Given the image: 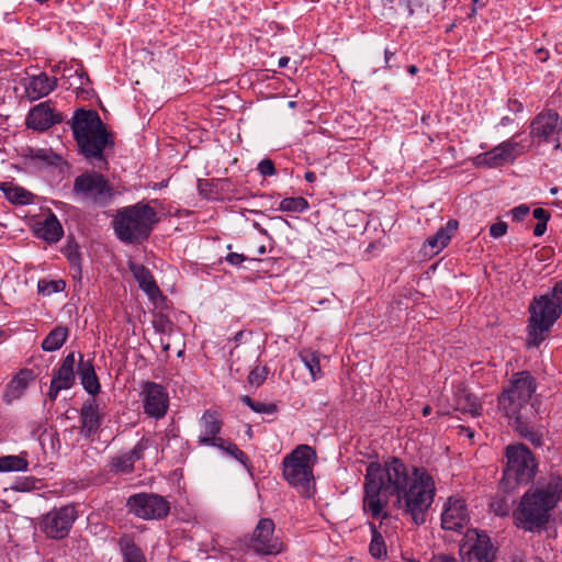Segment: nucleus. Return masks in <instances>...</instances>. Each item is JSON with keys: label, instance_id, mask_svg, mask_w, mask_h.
Listing matches in <instances>:
<instances>
[{"label": "nucleus", "instance_id": "680f3d73", "mask_svg": "<svg viewBox=\"0 0 562 562\" xmlns=\"http://www.w3.org/2000/svg\"><path fill=\"white\" fill-rule=\"evenodd\" d=\"M289 61H290V58H289V57H286V56L281 57V58L278 60V66H279L280 68H284V67H286V66H288Z\"/></svg>", "mask_w": 562, "mask_h": 562}, {"label": "nucleus", "instance_id": "9d476101", "mask_svg": "<svg viewBox=\"0 0 562 562\" xmlns=\"http://www.w3.org/2000/svg\"><path fill=\"white\" fill-rule=\"evenodd\" d=\"M77 517L78 514L72 504L54 507L42 517L40 528L47 538L60 540L68 536Z\"/></svg>", "mask_w": 562, "mask_h": 562}, {"label": "nucleus", "instance_id": "09e8293b", "mask_svg": "<svg viewBox=\"0 0 562 562\" xmlns=\"http://www.w3.org/2000/svg\"><path fill=\"white\" fill-rule=\"evenodd\" d=\"M529 211H530V209L528 205L520 204V205L514 207L510 211V213H512L513 220L519 222L529 213Z\"/></svg>", "mask_w": 562, "mask_h": 562}, {"label": "nucleus", "instance_id": "aec40b11", "mask_svg": "<svg viewBox=\"0 0 562 562\" xmlns=\"http://www.w3.org/2000/svg\"><path fill=\"white\" fill-rule=\"evenodd\" d=\"M58 122L59 117L46 102L35 105L26 117L27 127L37 131L47 130Z\"/></svg>", "mask_w": 562, "mask_h": 562}, {"label": "nucleus", "instance_id": "5fc2aeb1", "mask_svg": "<svg viewBox=\"0 0 562 562\" xmlns=\"http://www.w3.org/2000/svg\"><path fill=\"white\" fill-rule=\"evenodd\" d=\"M403 562H417L412 559H404ZM429 562H457L454 558H450L447 555H437L434 557Z\"/></svg>", "mask_w": 562, "mask_h": 562}, {"label": "nucleus", "instance_id": "f257e3e1", "mask_svg": "<svg viewBox=\"0 0 562 562\" xmlns=\"http://www.w3.org/2000/svg\"><path fill=\"white\" fill-rule=\"evenodd\" d=\"M436 485L424 468L407 467L401 459L392 457L381 464L370 462L363 484L362 507L372 518H387L391 497L394 505L416 525L426 521L434 502Z\"/></svg>", "mask_w": 562, "mask_h": 562}, {"label": "nucleus", "instance_id": "20e7f679", "mask_svg": "<svg viewBox=\"0 0 562 562\" xmlns=\"http://www.w3.org/2000/svg\"><path fill=\"white\" fill-rule=\"evenodd\" d=\"M528 347H538L562 314V281L529 305Z\"/></svg>", "mask_w": 562, "mask_h": 562}, {"label": "nucleus", "instance_id": "f3484780", "mask_svg": "<svg viewBox=\"0 0 562 562\" xmlns=\"http://www.w3.org/2000/svg\"><path fill=\"white\" fill-rule=\"evenodd\" d=\"M469 546V554L477 562H493L495 559V549L490 537L485 532L471 530L467 535Z\"/></svg>", "mask_w": 562, "mask_h": 562}, {"label": "nucleus", "instance_id": "8fccbe9b", "mask_svg": "<svg viewBox=\"0 0 562 562\" xmlns=\"http://www.w3.org/2000/svg\"><path fill=\"white\" fill-rule=\"evenodd\" d=\"M34 486V481L32 479H22L16 481L15 485L12 486L13 490L19 492L30 491Z\"/></svg>", "mask_w": 562, "mask_h": 562}, {"label": "nucleus", "instance_id": "2eb2a0df", "mask_svg": "<svg viewBox=\"0 0 562 562\" xmlns=\"http://www.w3.org/2000/svg\"><path fill=\"white\" fill-rule=\"evenodd\" d=\"M199 425L201 432L198 438V443L200 446L216 447L218 441L223 439L218 437L223 427L220 413L212 409L205 411L199 420Z\"/></svg>", "mask_w": 562, "mask_h": 562}, {"label": "nucleus", "instance_id": "6e6d98bb", "mask_svg": "<svg viewBox=\"0 0 562 562\" xmlns=\"http://www.w3.org/2000/svg\"><path fill=\"white\" fill-rule=\"evenodd\" d=\"M64 389L60 385H57L50 381L48 396L52 401H55L58 396V393Z\"/></svg>", "mask_w": 562, "mask_h": 562}, {"label": "nucleus", "instance_id": "4d7b16f0", "mask_svg": "<svg viewBox=\"0 0 562 562\" xmlns=\"http://www.w3.org/2000/svg\"><path fill=\"white\" fill-rule=\"evenodd\" d=\"M547 223L548 222H538L533 228V235L537 237L542 236L547 231Z\"/></svg>", "mask_w": 562, "mask_h": 562}, {"label": "nucleus", "instance_id": "37998d69", "mask_svg": "<svg viewBox=\"0 0 562 562\" xmlns=\"http://www.w3.org/2000/svg\"><path fill=\"white\" fill-rule=\"evenodd\" d=\"M147 447V441H144L143 439L137 443L135 445V447L128 452L126 453L131 460L135 463V461L142 459L143 457V452L144 450L146 449Z\"/></svg>", "mask_w": 562, "mask_h": 562}, {"label": "nucleus", "instance_id": "603ef678", "mask_svg": "<svg viewBox=\"0 0 562 562\" xmlns=\"http://www.w3.org/2000/svg\"><path fill=\"white\" fill-rule=\"evenodd\" d=\"M493 510L498 516H506L508 514V506L505 501L501 499L492 504Z\"/></svg>", "mask_w": 562, "mask_h": 562}, {"label": "nucleus", "instance_id": "4468645a", "mask_svg": "<svg viewBox=\"0 0 562 562\" xmlns=\"http://www.w3.org/2000/svg\"><path fill=\"white\" fill-rule=\"evenodd\" d=\"M562 130V119L553 111L548 110L539 113L530 124V136L539 142H548L551 136L559 134Z\"/></svg>", "mask_w": 562, "mask_h": 562}, {"label": "nucleus", "instance_id": "473e14b6", "mask_svg": "<svg viewBox=\"0 0 562 562\" xmlns=\"http://www.w3.org/2000/svg\"><path fill=\"white\" fill-rule=\"evenodd\" d=\"M299 356L304 366L308 369L313 381L322 378L323 372L321 369L319 353L317 351L303 349L300 351Z\"/></svg>", "mask_w": 562, "mask_h": 562}, {"label": "nucleus", "instance_id": "cd10ccee", "mask_svg": "<svg viewBox=\"0 0 562 562\" xmlns=\"http://www.w3.org/2000/svg\"><path fill=\"white\" fill-rule=\"evenodd\" d=\"M79 376L83 389L91 395H95L100 392V383L94 371V367L91 360H83V356L80 355L79 361Z\"/></svg>", "mask_w": 562, "mask_h": 562}, {"label": "nucleus", "instance_id": "4c0bfd02", "mask_svg": "<svg viewBox=\"0 0 562 562\" xmlns=\"http://www.w3.org/2000/svg\"><path fill=\"white\" fill-rule=\"evenodd\" d=\"M64 77L67 78L68 80L75 79L74 81L69 82V86L70 87L75 86V88L77 90H81V91L85 90V86L88 85L90 81L88 75L83 71L82 68L75 69L74 74H72V69L65 68Z\"/></svg>", "mask_w": 562, "mask_h": 562}, {"label": "nucleus", "instance_id": "412c9836", "mask_svg": "<svg viewBox=\"0 0 562 562\" xmlns=\"http://www.w3.org/2000/svg\"><path fill=\"white\" fill-rule=\"evenodd\" d=\"M102 422L99 405L94 398L83 403L80 409L81 434L89 438L95 434Z\"/></svg>", "mask_w": 562, "mask_h": 562}, {"label": "nucleus", "instance_id": "e2e57ef3", "mask_svg": "<svg viewBox=\"0 0 562 562\" xmlns=\"http://www.w3.org/2000/svg\"><path fill=\"white\" fill-rule=\"evenodd\" d=\"M241 402L244 404H246L247 406H249L250 408H251V405H254V403H255L248 395H244L241 397Z\"/></svg>", "mask_w": 562, "mask_h": 562}, {"label": "nucleus", "instance_id": "2f4dec72", "mask_svg": "<svg viewBox=\"0 0 562 562\" xmlns=\"http://www.w3.org/2000/svg\"><path fill=\"white\" fill-rule=\"evenodd\" d=\"M120 550L123 562H147L142 549L128 538L120 540Z\"/></svg>", "mask_w": 562, "mask_h": 562}, {"label": "nucleus", "instance_id": "393cba45", "mask_svg": "<svg viewBox=\"0 0 562 562\" xmlns=\"http://www.w3.org/2000/svg\"><path fill=\"white\" fill-rule=\"evenodd\" d=\"M0 191L5 199L15 205H29L34 203L35 195L23 187L13 182H1Z\"/></svg>", "mask_w": 562, "mask_h": 562}, {"label": "nucleus", "instance_id": "bf43d9fd", "mask_svg": "<svg viewBox=\"0 0 562 562\" xmlns=\"http://www.w3.org/2000/svg\"><path fill=\"white\" fill-rule=\"evenodd\" d=\"M304 178L307 182H314L316 180V175L313 171H307L305 172Z\"/></svg>", "mask_w": 562, "mask_h": 562}, {"label": "nucleus", "instance_id": "c85d7f7f", "mask_svg": "<svg viewBox=\"0 0 562 562\" xmlns=\"http://www.w3.org/2000/svg\"><path fill=\"white\" fill-rule=\"evenodd\" d=\"M456 409L477 416L481 413L482 406L474 395L467 390H459L456 394Z\"/></svg>", "mask_w": 562, "mask_h": 562}, {"label": "nucleus", "instance_id": "f03ea898", "mask_svg": "<svg viewBox=\"0 0 562 562\" xmlns=\"http://www.w3.org/2000/svg\"><path fill=\"white\" fill-rule=\"evenodd\" d=\"M71 130L80 153L86 159L94 166H98V162H105L103 150L112 144V138L97 111L77 110L72 117Z\"/></svg>", "mask_w": 562, "mask_h": 562}, {"label": "nucleus", "instance_id": "338daca9", "mask_svg": "<svg viewBox=\"0 0 562 562\" xmlns=\"http://www.w3.org/2000/svg\"><path fill=\"white\" fill-rule=\"evenodd\" d=\"M257 252H258V255H265V254H266V246H263V245H262V246H260V247L258 248V251H257Z\"/></svg>", "mask_w": 562, "mask_h": 562}, {"label": "nucleus", "instance_id": "58836bf2", "mask_svg": "<svg viewBox=\"0 0 562 562\" xmlns=\"http://www.w3.org/2000/svg\"><path fill=\"white\" fill-rule=\"evenodd\" d=\"M65 282L63 280H40L37 283V290L40 294L50 295L65 290Z\"/></svg>", "mask_w": 562, "mask_h": 562}, {"label": "nucleus", "instance_id": "de8ad7c7", "mask_svg": "<svg viewBox=\"0 0 562 562\" xmlns=\"http://www.w3.org/2000/svg\"><path fill=\"white\" fill-rule=\"evenodd\" d=\"M507 224L505 222H497L490 227V235L494 238L504 236L507 232Z\"/></svg>", "mask_w": 562, "mask_h": 562}, {"label": "nucleus", "instance_id": "c03bdc74", "mask_svg": "<svg viewBox=\"0 0 562 562\" xmlns=\"http://www.w3.org/2000/svg\"><path fill=\"white\" fill-rule=\"evenodd\" d=\"M154 327L159 333H169L171 331L172 323L167 317L160 316L154 321Z\"/></svg>", "mask_w": 562, "mask_h": 562}, {"label": "nucleus", "instance_id": "bb28decb", "mask_svg": "<svg viewBox=\"0 0 562 562\" xmlns=\"http://www.w3.org/2000/svg\"><path fill=\"white\" fill-rule=\"evenodd\" d=\"M75 355L72 352L68 353L64 358L59 369L53 374L52 382L60 385L65 390L70 389L75 383Z\"/></svg>", "mask_w": 562, "mask_h": 562}, {"label": "nucleus", "instance_id": "7c9ffc66", "mask_svg": "<svg viewBox=\"0 0 562 562\" xmlns=\"http://www.w3.org/2000/svg\"><path fill=\"white\" fill-rule=\"evenodd\" d=\"M68 329L64 326H56L42 341L44 351H56L66 342L68 338Z\"/></svg>", "mask_w": 562, "mask_h": 562}, {"label": "nucleus", "instance_id": "a211bd4d", "mask_svg": "<svg viewBox=\"0 0 562 562\" xmlns=\"http://www.w3.org/2000/svg\"><path fill=\"white\" fill-rule=\"evenodd\" d=\"M519 147L517 142H503L491 150L477 157L479 164L487 167H499L516 158V149Z\"/></svg>", "mask_w": 562, "mask_h": 562}, {"label": "nucleus", "instance_id": "4be33fe9", "mask_svg": "<svg viewBox=\"0 0 562 562\" xmlns=\"http://www.w3.org/2000/svg\"><path fill=\"white\" fill-rule=\"evenodd\" d=\"M459 223L456 220H449L446 226L438 229V232L428 237L424 243V249L426 254L437 255L445 247L448 246L451 238L458 229Z\"/></svg>", "mask_w": 562, "mask_h": 562}, {"label": "nucleus", "instance_id": "3c124183", "mask_svg": "<svg viewBox=\"0 0 562 562\" xmlns=\"http://www.w3.org/2000/svg\"><path fill=\"white\" fill-rule=\"evenodd\" d=\"M247 258L241 255V254H237V252H229L225 260L232 265V266H239L241 265Z\"/></svg>", "mask_w": 562, "mask_h": 562}, {"label": "nucleus", "instance_id": "0e129e2a", "mask_svg": "<svg viewBox=\"0 0 562 562\" xmlns=\"http://www.w3.org/2000/svg\"><path fill=\"white\" fill-rule=\"evenodd\" d=\"M407 71H408L411 75H415V74H417L418 68H417V66H415V65H409V66H408V68H407Z\"/></svg>", "mask_w": 562, "mask_h": 562}, {"label": "nucleus", "instance_id": "c756f323", "mask_svg": "<svg viewBox=\"0 0 562 562\" xmlns=\"http://www.w3.org/2000/svg\"><path fill=\"white\" fill-rule=\"evenodd\" d=\"M27 470V452L0 457V472H25Z\"/></svg>", "mask_w": 562, "mask_h": 562}, {"label": "nucleus", "instance_id": "0eeeda50", "mask_svg": "<svg viewBox=\"0 0 562 562\" xmlns=\"http://www.w3.org/2000/svg\"><path fill=\"white\" fill-rule=\"evenodd\" d=\"M316 460L317 456L312 447L300 445L282 461L284 480L307 497L311 495L313 468Z\"/></svg>", "mask_w": 562, "mask_h": 562}, {"label": "nucleus", "instance_id": "ea45409f", "mask_svg": "<svg viewBox=\"0 0 562 562\" xmlns=\"http://www.w3.org/2000/svg\"><path fill=\"white\" fill-rule=\"evenodd\" d=\"M113 467L120 472H131L133 470L134 462L125 453L113 459Z\"/></svg>", "mask_w": 562, "mask_h": 562}, {"label": "nucleus", "instance_id": "6ab92c4d", "mask_svg": "<svg viewBox=\"0 0 562 562\" xmlns=\"http://www.w3.org/2000/svg\"><path fill=\"white\" fill-rule=\"evenodd\" d=\"M24 87L29 100L36 101L48 95L56 89L57 79L55 77H49L45 72H41L29 77Z\"/></svg>", "mask_w": 562, "mask_h": 562}, {"label": "nucleus", "instance_id": "a18cd8bd", "mask_svg": "<svg viewBox=\"0 0 562 562\" xmlns=\"http://www.w3.org/2000/svg\"><path fill=\"white\" fill-rule=\"evenodd\" d=\"M517 430L520 431L526 438L530 439L531 442L536 446L541 445V438L528 429L527 424L524 422V417H521L520 429Z\"/></svg>", "mask_w": 562, "mask_h": 562}, {"label": "nucleus", "instance_id": "b1692460", "mask_svg": "<svg viewBox=\"0 0 562 562\" xmlns=\"http://www.w3.org/2000/svg\"><path fill=\"white\" fill-rule=\"evenodd\" d=\"M33 380V372L29 369L21 370L12 380L8 383L4 401L11 404L13 401L20 398L29 386V383Z\"/></svg>", "mask_w": 562, "mask_h": 562}, {"label": "nucleus", "instance_id": "7ed1b4c3", "mask_svg": "<svg viewBox=\"0 0 562 562\" xmlns=\"http://www.w3.org/2000/svg\"><path fill=\"white\" fill-rule=\"evenodd\" d=\"M562 481L553 479L546 488L527 492L514 512L517 526L526 531L543 528L549 521V513L559 501L558 492Z\"/></svg>", "mask_w": 562, "mask_h": 562}, {"label": "nucleus", "instance_id": "13d9d810", "mask_svg": "<svg viewBox=\"0 0 562 562\" xmlns=\"http://www.w3.org/2000/svg\"><path fill=\"white\" fill-rule=\"evenodd\" d=\"M536 54L538 56V59L540 61H546L548 58H549V53L548 50L543 49V48H539L536 50Z\"/></svg>", "mask_w": 562, "mask_h": 562}, {"label": "nucleus", "instance_id": "864d4df0", "mask_svg": "<svg viewBox=\"0 0 562 562\" xmlns=\"http://www.w3.org/2000/svg\"><path fill=\"white\" fill-rule=\"evenodd\" d=\"M532 215L538 222H549L550 220V213L542 207L535 209Z\"/></svg>", "mask_w": 562, "mask_h": 562}, {"label": "nucleus", "instance_id": "a878e982", "mask_svg": "<svg viewBox=\"0 0 562 562\" xmlns=\"http://www.w3.org/2000/svg\"><path fill=\"white\" fill-rule=\"evenodd\" d=\"M36 235L47 243H57L60 240L64 235V229L54 213H49V215L41 224H38V227L36 228Z\"/></svg>", "mask_w": 562, "mask_h": 562}, {"label": "nucleus", "instance_id": "f704fd0d", "mask_svg": "<svg viewBox=\"0 0 562 562\" xmlns=\"http://www.w3.org/2000/svg\"><path fill=\"white\" fill-rule=\"evenodd\" d=\"M370 529L372 532V539L369 546L370 554L375 559L386 558L387 551L382 535L378 531L376 526L372 522L370 524Z\"/></svg>", "mask_w": 562, "mask_h": 562}, {"label": "nucleus", "instance_id": "6e6552de", "mask_svg": "<svg viewBox=\"0 0 562 562\" xmlns=\"http://www.w3.org/2000/svg\"><path fill=\"white\" fill-rule=\"evenodd\" d=\"M507 463L503 472L501 485L505 491H512L519 484L529 483L537 469V462L531 451L522 443L510 445L506 448Z\"/></svg>", "mask_w": 562, "mask_h": 562}, {"label": "nucleus", "instance_id": "69168bd1", "mask_svg": "<svg viewBox=\"0 0 562 562\" xmlns=\"http://www.w3.org/2000/svg\"><path fill=\"white\" fill-rule=\"evenodd\" d=\"M430 412H431V408L429 406H425L423 408V415L424 416H428L430 414Z\"/></svg>", "mask_w": 562, "mask_h": 562}, {"label": "nucleus", "instance_id": "9b49d317", "mask_svg": "<svg viewBox=\"0 0 562 562\" xmlns=\"http://www.w3.org/2000/svg\"><path fill=\"white\" fill-rule=\"evenodd\" d=\"M126 506L138 518L162 519L170 512V503L158 494L138 493L130 496Z\"/></svg>", "mask_w": 562, "mask_h": 562}, {"label": "nucleus", "instance_id": "1a4fd4ad", "mask_svg": "<svg viewBox=\"0 0 562 562\" xmlns=\"http://www.w3.org/2000/svg\"><path fill=\"white\" fill-rule=\"evenodd\" d=\"M72 193L82 201L105 206L111 202L114 191L103 175L90 171L76 177Z\"/></svg>", "mask_w": 562, "mask_h": 562}, {"label": "nucleus", "instance_id": "72a5a7b5", "mask_svg": "<svg viewBox=\"0 0 562 562\" xmlns=\"http://www.w3.org/2000/svg\"><path fill=\"white\" fill-rule=\"evenodd\" d=\"M216 448L221 449L224 453L237 460L240 464H243L246 469L250 470L251 464L249 462V458L243 452L237 445L232 441L222 439L218 441Z\"/></svg>", "mask_w": 562, "mask_h": 562}, {"label": "nucleus", "instance_id": "423d86ee", "mask_svg": "<svg viewBox=\"0 0 562 562\" xmlns=\"http://www.w3.org/2000/svg\"><path fill=\"white\" fill-rule=\"evenodd\" d=\"M536 392V381L528 371L513 374L509 385L498 397L499 409L514 420L516 429H520L521 409L529 403Z\"/></svg>", "mask_w": 562, "mask_h": 562}, {"label": "nucleus", "instance_id": "5701e85b", "mask_svg": "<svg viewBox=\"0 0 562 562\" xmlns=\"http://www.w3.org/2000/svg\"><path fill=\"white\" fill-rule=\"evenodd\" d=\"M131 271L136 279L139 288L148 295L150 300H156L161 295L151 272L143 265L132 263Z\"/></svg>", "mask_w": 562, "mask_h": 562}, {"label": "nucleus", "instance_id": "f8f14e48", "mask_svg": "<svg viewBox=\"0 0 562 562\" xmlns=\"http://www.w3.org/2000/svg\"><path fill=\"white\" fill-rule=\"evenodd\" d=\"M274 522L270 518L258 521L252 535L248 538L247 546L258 554L271 555L283 551V542L274 537Z\"/></svg>", "mask_w": 562, "mask_h": 562}, {"label": "nucleus", "instance_id": "a19ab883", "mask_svg": "<svg viewBox=\"0 0 562 562\" xmlns=\"http://www.w3.org/2000/svg\"><path fill=\"white\" fill-rule=\"evenodd\" d=\"M266 369L256 367L252 369L248 375V381L251 385L259 386L266 380Z\"/></svg>", "mask_w": 562, "mask_h": 562}, {"label": "nucleus", "instance_id": "dca6fc26", "mask_svg": "<svg viewBox=\"0 0 562 562\" xmlns=\"http://www.w3.org/2000/svg\"><path fill=\"white\" fill-rule=\"evenodd\" d=\"M469 522L465 503L460 498H449L441 515V526L446 530L460 531Z\"/></svg>", "mask_w": 562, "mask_h": 562}, {"label": "nucleus", "instance_id": "49530a36", "mask_svg": "<svg viewBox=\"0 0 562 562\" xmlns=\"http://www.w3.org/2000/svg\"><path fill=\"white\" fill-rule=\"evenodd\" d=\"M251 409L256 413L272 414L277 411V406L272 403L255 402L254 405H251Z\"/></svg>", "mask_w": 562, "mask_h": 562}, {"label": "nucleus", "instance_id": "ddd939ff", "mask_svg": "<svg viewBox=\"0 0 562 562\" xmlns=\"http://www.w3.org/2000/svg\"><path fill=\"white\" fill-rule=\"evenodd\" d=\"M140 397L144 413L147 416L155 419L166 416L169 408V395L164 385L151 381L143 382Z\"/></svg>", "mask_w": 562, "mask_h": 562}, {"label": "nucleus", "instance_id": "c9c22d12", "mask_svg": "<svg viewBox=\"0 0 562 562\" xmlns=\"http://www.w3.org/2000/svg\"><path fill=\"white\" fill-rule=\"evenodd\" d=\"M24 156L32 160L45 162L46 165H56V162L59 159V157L56 154H54L52 149H47V148L29 147L25 150Z\"/></svg>", "mask_w": 562, "mask_h": 562}, {"label": "nucleus", "instance_id": "39448f33", "mask_svg": "<svg viewBox=\"0 0 562 562\" xmlns=\"http://www.w3.org/2000/svg\"><path fill=\"white\" fill-rule=\"evenodd\" d=\"M158 222L159 217L154 207L138 202L117 211L113 220V228L121 241L139 244L148 238Z\"/></svg>", "mask_w": 562, "mask_h": 562}, {"label": "nucleus", "instance_id": "e433bc0d", "mask_svg": "<svg viewBox=\"0 0 562 562\" xmlns=\"http://www.w3.org/2000/svg\"><path fill=\"white\" fill-rule=\"evenodd\" d=\"M307 209L308 202L303 196L284 198L279 204V210L282 212L302 213Z\"/></svg>", "mask_w": 562, "mask_h": 562}, {"label": "nucleus", "instance_id": "052dcab7", "mask_svg": "<svg viewBox=\"0 0 562 562\" xmlns=\"http://www.w3.org/2000/svg\"><path fill=\"white\" fill-rule=\"evenodd\" d=\"M394 54H395L394 52H391V50H390V49H387V48L384 50L385 67H390V66H389V61H390L391 57H392V56H394Z\"/></svg>", "mask_w": 562, "mask_h": 562}, {"label": "nucleus", "instance_id": "79ce46f5", "mask_svg": "<svg viewBox=\"0 0 562 562\" xmlns=\"http://www.w3.org/2000/svg\"><path fill=\"white\" fill-rule=\"evenodd\" d=\"M258 170L265 177L273 176L276 173L274 164L271 159H262L258 164Z\"/></svg>", "mask_w": 562, "mask_h": 562}, {"label": "nucleus", "instance_id": "774afa93", "mask_svg": "<svg viewBox=\"0 0 562 562\" xmlns=\"http://www.w3.org/2000/svg\"><path fill=\"white\" fill-rule=\"evenodd\" d=\"M513 562H525V561L521 559H514Z\"/></svg>", "mask_w": 562, "mask_h": 562}]
</instances>
